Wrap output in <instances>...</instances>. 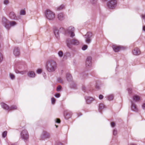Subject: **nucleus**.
Masks as SVG:
<instances>
[{"label":"nucleus","mask_w":145,"mask_h":145,"mask_svg":"<svg viewBox=\"0 0 145 145\" xmlns=\"http://www.w3.org/2000/svg\"><path fill=\"white\" fill-rule=\"evenodd\" d=\"M57 64L54 60H50L48 61L46 64V69L50 72H54L57 69Z\"/></svg>","instance_id":"1"},{"label":"nucleus","mask_w":145,"mask_h":145,"mask_svg":"<svg viewBox=\"0 0 145 145\" xmlns=\"http://www.w3.org/2000/svg\"><path fill=\"white\" fill-rule=\"evenodd\" d=\"M67 46L71 48L72 47V45H78L80 44L79 41L76 38H74L71 40L70 39H67L66 41Z\"/></svg>","instance_id":"2"},{"label":"nucleus","mask_w":145,"mask_h":145,"mask_svg":"<svg viewBox=\"0 0 145 145\" xmlns=\"http://www.w3.org/2000/svg\"><path fill=\"white\" fill-rule=\"evenodd\" d=\"M46 18L48 20H52L55 18V14L50 10H46L44 12Z\"/></svg>","instance_id":"3"},{"label":"nucleus","mask_w":145,"mask_h":145,"mask_svg":"<svg viewBox=\"0 0 145 145\" xmlns=\"http://www.w3.org/2000/svg\"><path fill=\"white\" fill-rule=\"evenodd\" d=\"M92 36V34L90 32H88L84 36L85 39V41L87 44L90 43L91 41V38Z\"/></svg>","instance_id":"4"},{"label":"nucleus","mask_w":145,"mask_h":145,"mask_svg":"<svg viewBox=\"0 0 145 145\" xmlns=\"http://www.w3.org/2000/svg\"><path fill=\"white\" fill-rule=\"evenodd\" d=\"M117 1L116 0H110L108 2L107 6L110 9H113L116 7Z\"/></svg>","instance_id":"5"},{"label":"nucleus","mask_w":145,"mask_h":145,"mask_svg":"<svg viewBox=\"0 0 145 145\" xmlns=\"http://www.w3.org/2000/svg\"><path fill=\"white\" fill-rule=\"evenodd\" d=\"M21 137L25 141L27 140L29 138V135L26 130H23L20 134Z\"/></svg>","instance_id":"6"},{"label":"nucleus","mask_w":145,"mask_h":145,"mask_svg":"<svg viewBox=\"0 0 145 145\" xmlns=\"http://www.w3.org/2000/svg\"><path fill=\"white\" fill-rule=\"evenodd\" d=\"M1 23L2 25L4 26L6 29H9V21L5 17H3L1 20Z\"/></svg>","instance_id":"7"},{"label":"nucleus","mask_w":145,"mask_h":145,"mask_svg":"<svg viewBox=\"0 0 145 145\" xmlns=\"http://www.w3.org/2000/svg\"><path fill=\"white\" fill-rule=\"evenodd\" d=\"M67 31L69 35L71 37H72L75 36V34L74 33V28L72 26L69 27L67 29Z\"/></svg>","instance_id":"8"},{"label":"nucleus","mask_w":145,"mask_h":145,"mask_svg":"<svg viewBox=\"0 0 145 145\" xmlns=\"http://www.w3.org/2000/svg\"><path fill=\"white\" fill-rule=\"evenodd\" d=\"M40 137L42 140H44L45 139L50 138V135L48 132L44 131L42 132L40 136Z\"/></svg>","instance_id":"9"},{"label":"nucleus","mask_w":145,"mask_h":145,"mask_svg":"<svg viewBox=\"0 0 145 145\" xmlns=\"http://www.w3.org/2000/svg\"><path fill=\"white\" fill-rule=\"evenodd\" d=\"M92 57L90 56L87 57L86 60V65L87 67H89L91 64Z\"/></svg>","instance_id":"10"},{"label":"nucleus","mask_w":145,"mask_h":145,"mask_svg":"<svg viewBox=\"0 0 145 145\" xmlns=\"http://www.w3.org/2000/svg\"><path fill=\"white\" fill-rule=\"evenodd\" d=\"M63 29V28H60L59 30L57 29H55L54 31V34L56 37L57 39H59L60 38L59 33L60 30Z\"/></svg>","instance_id":"11"},{"label":"nucleus","mask_w":145,"mask_h":145,"mask_svg":"<svg viewBox=\"0 0 145 145\" xmlns=\"http://www.w3.org/2000/svg\"><path fill=\"white\" fill-rule=\"evenodd\" d=\"M133 55L136 56L140 54V50L137 48H135L132 51Z\"/></svg>","instance_id":"12"},{"label":"nucleus","mask_w":145,"mask_h":145,"mask_svg":"<svg viewBox=\"0 0 145 145\" xmlns=\"http://www.w3.org/2000/svg\"><path fill=\"white\" fill-rule=\"evenodd\" d=\"M13 54L16 56H18L20 55V51L18 48L15 47L14 48L13 50Z\"/></svg>","instance_id":"13"},{"label":"nucleus","mask_w":145,"mask_h":145,"mask_svg":"<svg viewBox=\"0 0 145 145\" xmlns=\"http://www.w3.org/2000/svg\"><path fill=\"white\" fill-rule=\"evenodd\" d=\"M57 18L60 21H62L65 18V16L62 13H60L57 15Z\"/></svg>","instance_id":"14"},{"label":"nucleus","mask_w":145,"mask_h":145,"mask_svg":"<svg viewBox=\"0 0 145 145\" xmlns=\"http://www.w3.org/2000/svg\"><path fill=\"white\" fill-rule=\"evenodd\" d=\"M27 76L30 78H34L35 76V74L33 71H29L27 73Z\"/></svg>","instance_id":"15"},{"label":"nucleus","mask_w":145,"mask_h":145,"mask_svg":"<svg viewBox=\"0 0 145 145\" xmlns=\"http://www.w3.org/2000/svg\"><path fill=\"white\" fill-rule=\"evenodd\" d=\"M86 102L88 104H90L91 103L93 100V99L91 97H85Z\"/></svg>","instance_id":"16"},{"label":"nucleus","mask_w":145,"mask_h":145,"mask_svg":"<svg viewBox=\"0 0 145 145\" xmlns=\"http://www.w3.org/2000/svg\"><path fill=\"white\" fill-rule=\"evenodd\" d=\"M0 105L4 109L9 110V107L6 104L4 103H0Z\"/></svg>","instance_id":"17"},{"label":"nucleus","mask_w":145,"mask_h":145,"mask_svg":"<svg viewBox=\"0 0 145 145\" xmlns=\"http://www.w3.org/2000/svg\"><path fill=\"white\" fill-rule=\"evenodd\" d=\"M112 47L113 50L116 52L119 51L121 48L120 46H118L116 45H113Z\"/></svg>","instance_id":"18"},{"label":"nucleus","mask_w":145,"mask_h":145,"mask_svg":"<svg viewBox=\"0 0 145 145\" xmlns=\"http://www.w3.org/2000/svg\"><path fill=\"white\" fill-rule=\"evenodd\" d=\"M133 100L135 102L139 101L140 100V97L139 96L137 95H134L133 97Z\"/></svg>","instance_id":"19"},{"label":"nucleus","mask_w":145,"mask_h":145,"mask_svg":"<svg viewBox=\"0 0 145 145\" xmlns=\"http://www.w3.org/2000/svg\"><path fill=\"white\" fill-rule=\"evenodd\" d=\"M131 109L132 110L135 112H137L138 111V108L136 105L132 103L131 104Z\"/></svg>","instance_id":"20"},{"label":"nucleus","mask_w":145,"mask_h":145,"mask_svg":"<svg viewBox=\"0 0 145 145\" xmlns=\"http://www.w3.org/2000/svg\"><path fill=\"white\" fill-rule=\"evenodd\" d=\"M105 108L104 105L102 103L100 104L99 106V110L101 112L102 110Z\"/></svg>","instance_id":"21"},{"label":"nucleus","mask_w":145,"mask_h":145,"mask_svg":"<svg viewBox=\"0 0 145 145\" xmlns=\"http://www.w3.org/2000/svg\"><path fill=\"white\" fill-rule=\"evenodd\" d=\"M66 78L67 80L69 81H71L72 80V77L71 74L69 73H68L66 75Z\"/></svg>","instance_id":"22"},{"label":"nucleus","mask_w":145,"mask_h":145,"mask_svg":"<svg viewBox=\"0 0 145 145\" xmlns=\"http://www.w3.org/2000/svg\"><path fill=\"white\" fill-rule=\"evenodd\" d=\"M9 29H10V27H13L15 25H16L17 24L16 22H15L14 21H12L9 22Z\"/></svg>","instance_id":"23"},{"label":"nucleus","mask_w":145,"mask_h":145,"mask_svg":"<svg viewBox=\"0 0 145 145\" xmlns=\"http://www.w3.org/2000/svg\"><path fill=\"white\" fill-rule=\"evenodd\" d=\"M65 6L64 5H62L60 6L57 7V10H60L65 8Z\"/></svg>","instance_id":"24"},{"label":"nucleus","mask_w":145,"mask_h":145,"mask_svg":"<svg viewBox=\"0 0 145 145\" xmlns=\"http://www.w3.org/2000/svg\"><path fill=\"white\" fill-rule=\"evenodd\" d=\"M114 96L112 94H110L107 96L108 100H112L114 98Z\"/></svg>","instance_id":"25"},{"label":"nucleus","mask_w":145,"mask_h":145,"mask_svg":"<svg viewBox=\"0 0 145 145\" xmlns=\"http://www.w3.org/2000/svg\"><path fill=\"white\" fill-rule=\"evenodd\" d=\"M17 107L15 105H13L9 107V111L11 110H14L17 109Z\"/></svg>","instance_id":"26"},{"label":"nucleus","mask_w":145,"mask_h":145,"mask_svg":"<svg viewBox=\"0 0 145 145\" xmlns=\"http://www.w3.org/2000/svg\"><path fill=\"white\" fill-rule=\"evenodd\" d=\"M10 18L12 19H14L15 17V15L13 12H10L9 15Z\"/></svg>","instance_id":"27"},{"label":"nucleus","mask_w":145,"mask_h":145,"mask_svg":"<svg viewBox=\"0 0 145 145\" xmlns=\"http://www.w3.org/2000/svg\"><path fill=\"white\" fill-rule=\"evenodd\" d=\"M58 56L60 57H62L63 56V52L61 51H59L58 53Z\"/></svg>","instance_id":"28"},{"label":"nucleus","mask_w":145,"mask_h":145,"mask_svg":"<svg viewBox=\"0 0 145 145\" xmlns=\"http://www.w3.org/2000/svg\"><path fill=\"white\" fill-rule=\"evenodd\" d=\"M9 76L10 78L12 80H14L15 78V76L12 73H10L9 74Z\"/></svg>","instance_id":"29"},{"label":"nucleus","mask_w":145,"mask_h":145,"mask_svg":"<svg viewBox=\"0 0 145 145\" xmlns=\"http://www.w3.org/2000/svg\"><path fill=\"white\" fill-rule=\"evenodd\" d=\"M62 89V87L61 86H58L57 88L56 91L58 92L60 91Z\"/></svg>","instance_id":"30"},{"label":"nucleus","mask_w":145,"mask_h":145,"mask_svg":"<svg viewBox=\"0 0 145 145\" xmlns=\"http://www.w3.org/2000/svg\"><path fill=\"white\" fill-rule=\"evenodd\" d=\"M20 14L21 15H24L25 14V11L24 10H22L20 11Z\"/></svg>","instance_id":"31"},{"label":"nucleus","mask_w":145,"mask_h":145,"mask_svg":"<svg viewBox=\"0 0 145 145\" xmlns=\"http://www.w3.org/2000/svg\"><path fill=\"white\" fill-rule=\"evenodd\" d=\"M7 131H5L2 134V136L3 138H5L7 136Z\"/></svg>","instance_id":"32"},{"label":"nucleus","mask_w":145,"mask_h":145,"mask_svg":"<svg viewBox=\"0 0 145 145\" xmlns=\"http://www.w3.org/2000/svg\"><path fill=\"white\" fill-rule=\"evenodd\" d=\"M97 0H90V1L91 4H93L96 3Z\"/></svg>","instance_id":"33"},{"label":"nucleus","mask_w":145,"mask_h":145,"mask_svg":"<svg viewBox=\"0 0 145 145\" xmlns=\"http://www.w3.org/2000/svg\"><path fill=\"white\" fill-rule=\"evenodd\" d=\"M117 134V131L116 129H114L113 131V134L114 135H116Z\"/></svg>","instance_id":"34"},{"label":"nucleus","mask_w":145,"mask_h":145,"mask_svg":"<svg viewBox=\"0 0 145 145\" xmlns=\"http://www.w3.org/2000/svg\"><path fill=\"white\" fill-rule=\"evenodd\" d=\"M88 46L86 45H84L82 47V49L83 50H86L88 48Z\"/></svg>","instance_id":"35"},{"label":"nucleus","mask_w":145,"mask_h":145,"mask_svg":"<svg viewBox=\"0 0 145 145\" xmlns=\"http://www.w3.org/2000/svg\"><path fill=\"white\" fill-rule=\"evenodd\" d=\"M3 59V56L2 54L0 53V63L1 62Z\"/></svg>","instance_id":"36"},{"label":"nucleus","mask_w":145,"mask_h":145,"mask_svg":"<svg viewBox=\"0 0 145 145\" xmlns=\"http://www.w3.org/2000/svg\"><path fill=\"white\" fill-rule=\"evenodd\" d=\"M42 71L41 69H39L37 70L36 72H37V73L39 74H40L41 73Z\"/></svg>","instance_id":"37"},{"label":"nucleus","mask_w":145,"mask_h":145,"mask_svg":"<svg viewBox=\"0 0 145 145\" xmlns=\"http://www.w3.org/2000/svg\"><path fill=\"white\" fill-rule=\"evenodd\" d=\"M52 103V104H54L55 102V100L54 98H52L51 99Z\"/></svg>","instance_id":"38"},{"label":"nucleus","mask_w":145,"mask_h":145,"mask_svg":"<svg viewBox=\"0 0 145 145\" xmlns=\"http://www.w3.org/2000/svg\"><path fill=\"white\" fill-rule=\"evenodd\" d=\"M127 90L128 91V93L129 94H130L131 93L132 90L131 88H128Z\"/></svg>","instance_id":"39"},{"label":"nucleus","mask_w":145,"mask_h":145,"mask_svg":"<svg viewBox=\"0 0 145 145\" xmlns=\"http://www.w3.org/2000/svg\"><path fill=\"white\" fill-rule=\"evenodd\" d=\"M58 81L61 83H62L63 82V80L62 78H58L57 79Z\"/></svg>","instance_id":"40"},{"label":"nucleus","mask_w":145,"mask_h":145,"mask_svg":"<svg viewBox=\"0 0 145 145\" xmlns=\"http://www.w3.org/2000/svg\"><path fill=\"white\" fill-rule=\"evenodd\" d=\"M111 125L112 127H114L116 125L115 123L114 122H112L111 123Z\"/></svg>","instance_id":"41"},{"label":"nucleus","mask_w":145,"mask_h":145,"mask_svg":"<svg viewBox=\"0 0 145 145\" xmlns=\"http://www.w3.org/2000/svg\"><path fill=\"white\" fill-rule=\"evenodd\" d=\"M8 3V0H5L4 1V4L7 5Z\"/></svg>","instance_id":"42"},{"label":"nucleus","mask_w":145,"mask_h":145,"mask_svg":"<svg viewBox=\"0 0 145 145\" xmlns=\"http://www.w3.org/2000/svg\"><path fill=\"white\" fill-rule=\"evenodd\" d=\"M68 114H65V113L64 114V116H65V118L66 119H68L69 118L71 117V116H70L69 117H67V116L68 115Z\"/></svg>","instance_id":"43"},{"label":"nucleus","mask_w":145,"mask_h":145,"mask_svg":"<svg viewBox=\"0 0 145 145\" xmlns=\"http://www.w3.org/2000/svg\"><path fill=\"white\" fill-rule=\"evenodd\" d=\"M56 122L58 123H59L60 122V120L59 119L57 118L56 119Z\"/></svg>","instance_id":"44"},{"label":"nucleus","mask_w":145,"mask_h":145,"mask_svg":"<svg viewBox=\"0 0 145 145\" xmlns=\"http://www.w3.org/2000/svg\"><path fill=\"white\" fill-rule=\"evenodd\" d=\"M55 96L56 97L59 98L60 97V95L59 93H57L56 94Z\"/></svg>","instance_id":"45"},{"label":"nucleus","mask_w":145,"mask_h":145,"mask_svg":"<svg viewBox=\"0 0 145 145\" xmlns=\"http://www.w3.org/2000/svg\"><path fill=\"white\" fill-rule=\"evenodd\" d=\"M142 107L143 109H145V102L143 104Z\"/></svg>","instance_id":"46"},{"label":"nucleus","mask_w":145,"mask_h":145,"mask_svg":"<svg viewBox=\"0 0 145 145\" xmlns=\"http://www.w3.org/2000/svg\"><path fill=\"white\" fill-rule=\"evenodd\" d=\"M141 17L142 19L145 20V14L142 15Z\"/></svg>","instance_id":"47"},{"label":"nucleus","mask_w":145,"mask_h":145,"mask_svg":"<svg viewBox=\"0 0 145 145\" xmlns=\"http://www.w3.org/2000/svg\"><path fill=\"white\" fill-rule=\"evenodd\" d=\"M25 73V71H20V74H24Z\"/></svg>","instance_id":"48"},{"label":"nucleus","mask_w":145,"mask_h":145,"mask_svg":"<svg viewBox=\"0 0 145 145\" xmlns=\"http://www.w3.org/2000/svg\"><path fill=\"white\" fill-rule=\"evenodd\" d=\"M103 95H100L99 96V98L100 99H103Z\"/></svg>","instance_id":"49"},{"label":"nucleus","mask_w":145,"mask_h":145,"mask_svg":"<svg viewBox=\"0 0 145 145\" xmlns=\"http://www.w3.org/2000/svg\"><path fill=\"white\" fill-rule=\"evenodd\" d=\"M20 71H19L18 70H16L15 71V72L16 73L18 74V73H20Z\"/></svg>","instance_id":"50"},{"label":"nucleus","mask_w":145,"mask_h":145,"mask_svg":"<svg viewBox=\"0 0 145 145\" xmlns=\"http://www.w3.org/2000/svg\"><path fill=\"white\" fill-rule=\"evenodd\" d=\"M96 88L97 89H99L100 88V87L99 86L97 85L96 86Z\"/></svg>","instance_id":"51"},{"label":"nucleus","mask_w":145,"mask_h":145,"mask_svg":"<svg viewBox=\"0 0 145 145\" xmlns=\"http://www.w3.org/2000/svg\"><path fill=\"white\" fill-rule=\"evenodd\" d=\"M142 30L143 31H145V26H144L143 27Z\"/></svg>","instance_id":"52"},{"label":"nucleus","mask_w":145,"mask_h":145,"mask_svg":"<svg viewBox=\"0 0 145 145\" xmlns=\"http://www.w3.org/2000/svg\"><path fill=\"white\" fill-rule=\"evenodd\" d=\"M66 55H70V54L69 53H66Z\"/></svg>","instance_id":"53"},{"label":"nucleus","mask_w":145,"mask_h":145,"mask_svg":"<svg viewBox=\"0 0 145 145\" xmlns=\"http://www.w3.org/2000/svg\"><path fill=\"white\" fill-rule=\"evenodd\" d=\"M56 128H57V127H58V126L57 125H56Z\"/></svg>","instance_id":"54"},{"label":"nucleus","mask_w":145,"mask_h":145,"mask_svg":"<svg viewBox=\"0 0 145 145\" xmlns=\"http://www.w3.org/2000/svg\"><path fill=\"white\" fill-rule=\"evenodd\" d=\"M132 145H136V144H132Z\"/></svg>","instance_id":"55"},{"label":"nucleus","mask_w":145,"mask_h":145,"mask_svg":"<svg viewBox=\"0 0 145 145\" xmlns=\"http://www.w3.org/2000/svg\"><path fill=\"white\" fill-rule=\"evenodd\" d=\"M11 145H15V144H11Z\"/></svg>","instance_id":"56"},{"label":"nucleus","mask_w":145,"mask_h":145,"mask_svg":"<svg viewBox=\"0 0 145 145\" xmlns=\"http://www.w3.org/2000/svg\"><path fill=\"white\" fill-rule=\"evenodd\" d=\"M103 0L104 1H107V0Z\"/></svg>","instance_id":"57"}]
</instances>
